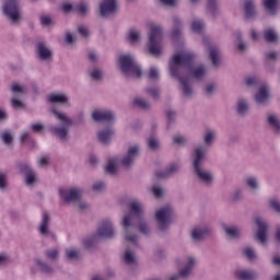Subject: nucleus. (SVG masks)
Here are the masks:
<instances>
[{
	"instance_id": "nucleus-1",
	"label": "nucleus",
	"mask_w": 280,
	"mask_h": 280,
	"mask_svg": "<svg viewBox=\"0 0 280 280\" xmlns=\"http://www.w3.org/2000/svg\"><path fill=\"white\" fill-rule=\"evenodd\" d=\"M196 55L189 51H180L173 56L170 61V73L172 78H177L179 84H182V93L186 97H191L194 95V89L189 84V74L194 75L196 80H202L205 78V66H199L197 68L194 63ZM188 71L189 74H185Z\"/></svg>"
},
{
	"instance_id": "nucleus-2",
	"label": "nucleus",
	"mask_w": 280,
	"mask_h": 280,
	"mask_svg": "<svg viewBox=\"0 0 280 280\" xmlns=\"http://www.w3.org/2000/svg\"><path fill=\"white\" fill-rule=\"evenodd\" d=\"M192 160V172L197 176L199 183L205 187L213 185V172L205 168V161L207 160V147L200 144L195 148L190 154Z\"/></svg>"
},
{
	"instance_id": "nucleus-3",
	"label": "nucleus",
	"mask_w": 280,
	"mask_h": 280,
	"mask_svg": "<svg viewBox=\"0 0 280 280\" xmlns=\"http://www.w3.org/2000/svg\"><path fill=\"white\" fill-rule=\"evenodd\" d=\"M129 208H130V212L125 214L121 222L122 229L125 232V238L127 240V242H131L133 246H139V241H138L139 236L130 233L132 229H135V223H132L135 215H137L139 220L143 218V203L135 200L130 202Z\"/></svg>"
},
{
	"instance_id": "nucleus-4",
	"label": "nucleus",
	"mask_w": 280,
	"mask_h": 280,
	"mask_svg": "<svg viewBox=\"0 0 280 280\" xmlns=\"http://www.w3.org/2000/svg\"><path fill=\"white\" fill-rule=\"evenodd\" d=\"M2 14L12 25H19L23 21V11L19 0H4L2 4Z\"/></svg>"
},
{
	"instance_id": "nucleus-5",
	"label": "nucleus",
	"mask_w": 280,
	"mask_h": 280,
	"mask_svg": "<svg viewBox=\"0 0 280 280\" xmlns=\"http://www.w3.org/2000/svg\"><path fill=\"white\" fill-rule=\"evenodd\" d=\"M175 213L172 206H164L155 211V222L161 233H167L172 222H174Z\"/></svg>"
},
{
	"instance_id": "nucleus-6",
	"label": "nucleus",
	"mask_w": 280,
	"mask_h": 280,
	"mask_svg": "<svg viewBox=\"0 0 280 280\" xmlns=\"http://www.w3.org/2000/svg\"><path fill=\"white\" fill-rule=\"evenodd\" d=\"M50 113L55 115L56 119L61 121L60 126L49 127V131L55 135L60 141L65 142L67 136L69 135V128L71 127V118L65 116V114L58 112L57 109H51Z\"/></svg>"
},
{
	"instance_id": "nucleus-7",
	"label": "nucleus",
	"mask_w": 280,
	"mask_h": 280,
	"mask_svg": "<svg viewBox=\"0 0 280 280\" xmlns=\"http://www.w3.org/2000/svg\"><path fill=\"white\" fill-rule=\"evenodd\" d=\"M163 28L161 26L151 25V31L149 34L148 49L149 54L155 58L161 56L163 51Z\"/></svg>"
},
{
	"instance_id": "nucleus-8",
	"label": "nucleus",
	"mask_w": 280,
	"mask_h": 280,
	"mask_svg": "<svg viewBox=\"0 0 280 280\" xmlns=\"http://www.w3.org/2000/svg\"><path fill=\"white\" fill-rule=\"evenodd\" d=\"M120 70L125 75H132L133 78H141V66L135 59V56L125 54L119 56Z\"/></svg>"
},
{
	"instance_id": "nucleus-9",
	"label": "nucleus",
	"mask_w": 280,
	"mask_h": 280,
	"mask_svg": "<svg viewBox=\"0 0 280 280\" xmlns=\"http://www.w3.org/2000/svg\"><path fill=\"white\" fill-rule=\"evenodd\" d=\"M141 149L138 144L131 145L128 148L127 153L119 161V164L125 167V170H130L135 165V161L139 156Z\"/></svg>"
},
{
	"instance_id": "nucleus-10",
	"label": "nucleus",
	"mask_w": 280,
	"mask_h": 280,
	"mask_svg": "<svg viewBox=\"0 0 280 280\" xmlns=\"http://www.w3.org/2000/svg\"><path fill=\"white\" fill-rule=\"evenodd\" d=\"M94 233H96L101 240H113V237H115V228L113 226V222L109 220H103Z\"/></svg>"
},
{
	"instance_id": "nucleus-11",
	"label": "nucleus",
	"mask_w": 280,
	"mask_h": 280,
	"mask_svg": "<svg viewBox=\"0 0 280 280\" xmlns=\"http://www.w3.org/2000/svg\"><path fill=\"white\" fill-rule=\"evenodd\" d=\"M51 222V218H49V213L47 211L43 212V219L38 226V232L43 237H48L51 242H57L58 237L56 233L49 230V223Z\"/></svg>"
},
{
	"instance_id": "nucleus-12",
	"label": "nucleus",
	"mask_w": 280,
	"mask_h": 280,
	"mask_svg": "<svg viewBox=\"0 0 280 280\" xmlns=\"http://www.w3.org/2000/svg\"><path fill=\"white\" fill-rule=\"evenodd\" d=\"M255 222L258 229L256 238L260 244H266L268 242V229H270V225L266 222V219L261 217H256Z\"/></svg>"
},
{
	"instance_id": "nucleus-13",
	"label": "nucleus",
	"mask_w": 280,
	"mask_h": 280,
	"mask_svg": "<svg viewBox=\"0 0 280 280\" xmlns=\"http://www.w3.org/2000/svg\"><path fill=\"white\" fill-rule=\"evenodd\" d=\"M92 119L93 121H96L97 124L102 121H108L109 124H114L115 119L117 117L115 116V112L110 109H95L92 113Z\"/></svg>"
},
{
	"instance_id": "nucleus-14",
	"label": "nucleus",
	"mask_w": 280,
	"mask_h": 280,
	"mask_svg": "<svg viewBox=\"0 0 280 280\" xmlns=\"http://www.w3.org/2000/svg\"><path fill=\"white\" fill-rule=\"evenodd\" d=\"M203 45L209 50V58L212 62V66L218 68L220 67L222 60L220 59V48L218 46H212L209 38L203 37Z\"/></svg>"
},
{
	"instance_id": "nucleus-15",
	"label": "nucleus",
	"mask_w": 280,
	"mask_h": 280,
	"mask_svg": "<svg viewBox=\"0 0 280 280\" xmlns=\"http://www.w3.org/2000/svg\"><path fill=\"white\" fill-rule=\"evenodd\" d=\"M254 100L258 106H268L270 104V86L261 85L254 95Z\"/></svg>"
},
{
	"instance_id": "nucleus-16",
	"label": "nucleus",
	"mask_w": 280,
	"mask_h": 280,
	"mask_svg": "<svg viewBox=\"0 0 280 280\" xmlns=\"http://www.w3.org/2000/svg\"><path fill=\"white\" fill-rule=\"evenodd\" d=\"M212 233L213 230L209 226H196L192 229L190 237L192 242H205Z\"/></svg>"
},
{
	"instance_id": "nucleus-17",
	"label": "nucleus",
	"mask_w": 280,
	"mask_h": 280,
	"mask_svg": "<svg viewBox=\"0 0 280 280\" xmlns=\"http://www.w3.org/2000/svg\"><path fill=\"white\" fill-rule=\"evenodd\" d=\"M115 137V128L106 127L97 132V140L102 145H110Z\"/></svg>"
},
{
	"instance_id": "nucleus-18",
	"label": "nucleus",
	"mask_w": 280,
	"mask_h": 280,
	"mask_svg": "<svg viewBox=\"0 0 280 280\" xmlns=\"http://www.w3.org/2000/svg\"><path fill=\"white\" fill-rule=\"evenodd\" d=\"M35 54H36V58L43 61L51 60V58H54V52H51V50H49L47 45H45V43L43 42H38L35 45Z\"/></svg>"
},
{
	"instance_id": "nucleus-19",
	"label": "nucleus",
	"mask_w": 280,
	"mask_h": 280,
	"mask_svg": "<svg viewBox=\"0 0 280 280\" xmlns=\"http://www.w3.org/2000/svg\"><path fill=\"white\" fill-rule=\"evenodd\" d=\"M117 12V0H103L100 4L101 16H108Z\"/></svg>"
},
{
	"instance_id": "nucleus-20",
	"label": "nucleus",
	"mask_w": 280,
	"mask_h": 280,
	"mask_svg": "<svg viewBox=\"0 0 280 280\" xmlns=\"http://www.w3.org/2000/svg\"><path fill=\"white\" fill-rule=\"evenodd\" d=\"M234 277L237 280H258L259 273L253 269H237Z\"/></svg>"
},
{
	"instance_id": "nucleus-21",
	"label": "nucleus",
	"mask_w": 280,
	"mask_h": 280,
	"mask_svg": "<svg viewBox=\"0 0 280 280\" xmlns=\"http://www.w3.org/2000/svg\"><path fill=\"white\" fill-rule=\"evenodd\" d=\"M244 16L248 21L257 19V3L255 0H245L244 1Z\"/></svg>"
},
{
	"instance_id": "nucleus-22",
	"label": "nucleus",
	"mask_w": 280,
	"mask_h": 280,
	"mask_svg": "<svg viewBox=\"0 0 280 280\" xmlns=\"http://www.w3.org/2000/svg\"><path fill=\"white\" fill-rule=\"evenodd\" d=\"M206 14L211 16V19L220 16V0H206Z\"/></svg>"
},
{
	"instance_id": "nucleus-23",
	"label": "nucleus",
	"mask_w": 280,
	"mask_h": 280,
	"mask_svg": "<svg viewBox=\"0 0 280 280\" xmlns=\"http://www.w3.org/2000/svg\"><path fill=\"white\" fill-rule=\"evenodd\" d=\"M34 262H35V268H37V270L42 272V275H47L48 277H51V275L56 272L54 267L49 265V262L43 260V258L37 257L34 259Z\"/></svg>"
},
{
	"instance_id": "nucleus-24",
	"label": "nucleus",
	"mask_w": 280,
	"mask_h": 280,
	"mask_svg": "<svg viewBox=\"0 0 280 280\" xmlns=\"http://www.w3.org/2000/svg\"><path fill=\"white\" fill-rule=\"evenodd\" d=\"M250 110V105L248 104V100L245 97L237 98L235 113L238 117H246Z\"/></svg>"
},
{
	"instance_id": "nucleus-25",
	"label": "nucleus",
	"mask_w": 280,
	"mask_h": 280,
	"mask_svg": "<svg viewBox=\"0 0 280 280\" xmlns=\"http://www.w3.org/2000/svg\"><path fill=\"white\" fill-rule=\"evenodd\" d=\"M102 238L94 232L90 236L83 238L82 244L86 250L93 252L97 248V244H100Z\"/></svg>"
},
{
	"instance_id": "nucleus-26",
	"label": "nucleus",
	"mask_w": 280,
	"mask_h": 280,
	"mask_svg": "<svg viewBox=\"0 0 280 280\" xmlns=\"http://www.w3.org/2000/svg\"><path fill=\"white\" fill-rule=\"evenodd\" d=\"M194 268H196V258L194 256H188L185 262V266L182 271V277H186L189 279L194 275Z\"/></svg>"
},
{
	"instance_id": "nucleus-27",
	"label": "nucleus",
	"mask_w": 280,
	"mask_h": 280,
	"mask_svg": "<svg viewBox=\"0 0 280 280\" xmlns=\"http://www.w3.org/2000/svg\"><path fill=\"white\" fill-rule=\"evenodd\" d=\"M261 5L270 16H277V11L279 10V0H262Z\"/></svg>"
},
{
	"instance_id": "nucleus-28",
	"label": "nucleus",
	"mask_w": 280,
	"mask_h": 280,
	"mask_svg": "<svg viewBox=\"0 0 280 280\" xmlns=\"http://www.w3.org/2000/svg\"><path fill=\"white\" fill-rule=\"evenodd\" d=\"M90 10L89 2L81 1L78 4H71V11L78 12L81 16H88Z\"/></svg>"
},
{
	"instance_id": "nucleus-29",
	"label": "nucleus",
	"mask_w": 280,
	"mask_h": 280,
	"mask_svg": "<svg viewBox=\"0 0 280 280\" xmlns=\"http://www.w3.org/2000/svg\"><path fill=\"white\" fill-rule=\"evenodd\" d=\"M222 230L228 235V237H232V240H240L242 237V233L237 226H229L225 223L222 224Z\"/></svg>"
},
{
	"instance_id": "nucleus-30",
	"label": "nucleus",
	"mask_w": 280,
	"mask_h": 280,
	"mask_svg": "<svg viewBox=\"0 0 280 280\" xmlns=\"http://www.w3.org/2000/svg\"><path fill=\"white\" fill-rule=\"evenodd\" d=\"M119 163V158H112L107 161V165L105 167L106 174L110 176H115L117 174V164Z\"/></svg>"
},
{
	"instance_id": "nucleus-31",
	"label": "nucleus",
	"mask_w": 280,
	"mask_h": 280,
	"mask_svg": "<svg viewBox=\"0 0 280 280\" xmlns=\"http://www.w3.org/2000/svg\"><path fill=\"white\" fill-rule=\"evenodd\" d=\"M245 185L252 191H258L259 189V178L255 175H249L245 178Z\"/></svg>"
},
{
	"instance_id": "nucleus-32",
	"label": "nucleus",
	"mask_w": 280,
	"mask_h": 280,
	"mask_svg": "<svg viewBox=\"0 0 280 280\" xmlns=\"http://www.w3.org/2000/svg\"><path fill=\"white\" fill-rule=\"evenodd\" d=\"M44 255L48 261H58L60 259V250L57 247L46 249Z\"/></svg>"
},
{
	"instance_id": "nucleus-33",
	"label": "nucleus",
	"mask_w": 280,
	"mask_h": 280,
	"mask_svg": "<svg viewBox=\"0 0 280 280\" xmlns=\"http://www.w3.org/2000/svg\"><path fill=\"white\" fill-rule=\"evenodd\" d=\"M269 126L273 128L275 135H280V119L279 116L271 114L267 117Z\"/></svg>"
},
{
	"instance_id": "nucleus-34",
	"label": "nucleus",
	"mask_w": 280,
	"mask_h": 280,
	"mask_svg": "<svg viewBox=\"0 0 280 280\" xmlns=\"http://www.w3.org/2000/svg\"><path fill=\"white\" fill-rule=\"evenodd\" d=\"M84 196V190L78 186H73L71 188V202L72 205H75L77 202H80L82 197Z\"/></svg>"
},
{
	"instance_id": "nucleus-35",
	"label": "nucleus",
	"mask_w": 280,
	"mask_h": 280,
	"mask_svg": "<svg viewBox=\"0 0 280 280\" xmlns=\"http://www.w3.org/2000/svg\"><path fill=\"white\" fill-rule=\"evenodd\" d=\"M48 102L50 104H67L69 98L65 94H49Z\"/></svg>"
},
{
	"instance_id": "nucleus-36",
	"label": "nucleus",
	"mask_w": 280,
	"mask_h": 280,
	"mask_svg": "<svg viewBox=\"0 0 280 280\" xmlns=\"http://www.w3.org/2000/svg\"><path fill=\"white\" fill-rule=\"evenodd\" d=\"M277 51H270L265 54V67L268 71H272V63L277 62Z\"/></svg>"
},
{
	"instance_id": "nucleus-37",
	"label": "nucleus",
	"mask_w": 280,
	"mask_h": 280,
	"mask_svg": "<svg viewBox=\"0 0 280 280\" xmlns=\"http://www.w3.org/2000/svg\"><path fill=\"white\" fill-rule=\"evenodd\" d=\"M59 196L63 205H71V188H59Z\"/></svg>"
},
{
	"instance_id": "nucleus-38",
	"label": "nucleus",
	"mask_w": 280,
	"mask_h": 280,
	"mask_svg": "<svg viewBox=\"0 0 280 280\" xmlns=\"http://www.w3.org/2000/svg\"><path fill=\"white\" fill-rule=\"evenodd\" d=\"M215 142V131L213 130H209L205 133V137H203V143L205 144H201L203 145V148H211V145H213V143Z\"/></svg>"
},
{
	"instance_id": "nucleus-39",
	"label": "nucleus",
	"mask_w": 280,
	"mask_h": 280,
	"mask_svg": "<svg viewBox=\"0 0 280 280\" xmlns=\"http://www.w3.org/2000/svg\"><path fill=\"white\" fill-rule=\"evenodd\" d=\"M124 262L127 266H135V264H137V257H135V252L129 249V247H127L125 250Z\"/></svg>"
},
{
	"instance_id": "nucleus-40",
	"label": "nucleus",
	"mask_w": 280,
	"mask_h": 280,
	"mask_svg": "<svg viewBox=\"0 0 280 280\" xmlns=\"http://www.w3.org/2000/svg\"><path fill=\"white\" fill-rule=\"evenodd\" d=\"M244 189L242 188H235L231 194V202L237 203V202H244Z\"/></svg>"
},
{
	"instance_id": "nucleus-41",
	"label": "nucleus",
	"mask_w": 280,
	"mask_h": 280,
	"mask_svg": "<svg viewBox=\"0 0 280 280\" xmlns=\"http://www.w3.org/2000/svg\"><path fill=\"white\" fill-rule=\"evenodd\" d=\"M264 38L266 43H277V40H279V35H277V32H275L273 28H269L264 32Z\"/></svg>"
},
{
	"instance_id": "nucleus-42",
	"label": "nucleus",
	"mask_w": 280,
	"mask_h": 280,
	"mask_svg": "<svg viewBox=\"0 0 280 280\" xmlns=\"http://www.w3.org/2000/svg\"><path fill=\"white\" fill-rule=\"evenodd\" d=\"M236 49L241 51V54H244L248 49V44L244 42V37L242 36V33H236Z\"/></svg>"
},
{
	"instance_id": "nucleus-43",
	"label": "nucleus",
	"mask_w": 280,
	"mask_h": 280,
	"mask_svg": "<svg viewBox=\"0 0 280 280\" xmlns=\"http://www.w3.org/2000/svg\"><path fill=\"white\" fill-rule=\"evenodd\" d=\"M73 209H77L79 213H86L89 209H91V205L89 202L84 201V199H81V201H78L77 203H72Z\"/></svg>"
},
{
	"instance_id": "nucleus-44",
	"label": "nucleus",
	"mask_w": 280,
	"mask_h": 280,
	"mask_svg": "<svg viewBox=\"0 0 280 280\" xmlns=\"http://www.w3.org/2000/svg\"><path fill=\"white\" fill-rule=\"evenodd\" d=\"M138 229L142 235H145L147 237L150 236V225L148 224V221H143V218L139 219Z\"/></svg>"
},
{
	"instance_id": "nucleus-45",
	"label": "nucleus",
	"mask_w": 280,
	"mask_h": 280,
	"mask_svg": "<svg viewBox=\"0 0 280 280\" xmlns=\"http://www.w3.org/2000/svg\"><path fill=\"white\" fill-rule=\"evenodd\" d=\"M191 30L192 32H196V34H202V31L205 30V20H194Z\"/></svg>"
},
{
	"instance_id": "nucleus-46",
	"label": "nucleus",
	"mask_w": 280,
	"mask_h": 280,
	"mask_svg": "<svg viewBox=\"0 0 280 280\" xmlns=\"http://www.w3.org/2000/svg\"><path fill=\"white\" fill-rule=\"evenodd\" d=\"M268 207L273 213H277V215H280V200L278 198H272L268 202Z\"/></svg>"
},
{
	"instance_id": "nucleus-47",
	"label": "nucleus",
	"mask_w": 280,
	"mask_h": 280,
	"mask_svg": "<svg viewBox=\"0 0 280 280\" xmlns=\"http://www.w3.org/2000/svg\"><path fill=\"white\" fill-rule=\"evenodd\" d=\"M90 78L95 82H102L104 78V71L100 68H95L92 72H90Z\"/></svg>"
},
{
	"instance_id": "nucleus-48",
	"label": "nucleus",
	"mask_w": 280,
	"mask_h": 280,
	"mask_svg": "<svg viewBox=\"0 0 280 280\" xmlns=\"http://www.w3.org/2000/svg\"><path fill=\"white\" fill-rule=\"evenodd\" d=\"M18 170H19L20 174H24V176L34 172V170H32V166H30V164H27L25 162L18 163Z\"/></svg>"
},
{
	"instance_id": "nucleus-49",
	"label": "nucleus",
	"mask_w": 280,
	"mask_h": 280,
	"mask_svg": "<svg viewBox=\"0 0 280 280\" xmlns=\"http://www.w3.org/2000/svg\"><path fill=\"white\" fill-rule=\"evenodd\" d=\"M148 147L155 151L159 150V148H161V142L156 139V137L151 136L148 140H147Z\"/></svg>"
},
{
	"instance_id": "nucleus-50",
	"label": "nucleus",
	"mask_w": 280,
	"mask_h": 280,
	"mask_svg": "<svg viewBox=\"0 0 280 280\" xmlns=\"http://www.w3.org/2000/svg\"><path fill=\"white\" fill-rule=\"evenodd\" d=\"M78 33L80 34L81 38H85V40H89L91 37V31H89V27L85 25H79Z\"/></svg>"
},
{
	"instance_id": "nucleus-51",
	"label": "nucleus",
	"mask_w": 280,
	"mask_h": 280,
	"mask_svg": "<svg viewBox=\"0 0 280 280\" xmlns=\"http://www.w3.org/2000/svg\"><path fill=\"white\" fill-rule=\"evenodd\" d=\"M82 252L78 248L71 249V262L74 264V261H82Z\"/></svg>"
},
{
	"instance_id": "nucleus-52",
	"label": "nucleus",
	"mask_w": 280,
	"mask_h": 280,
	"mask_svg": "<svg viewBox=\"0 0 280 280\" xmlns=\"http://www.w3.org/2000/svg\"><path fill=\"white\" fill-rule=\"evenodd\" d=\"M133 104L139 108H142V110L150 109V104L143 98H135Z\"/></svg>"
},
{
	"instance_id": "nucleus-53",
	"label": "nucleus",
	"mask_w": 280,
	"mask_h": 280,
	"mask_svg": "<svg viewBox=\"0 0 280 280\" xmlns=\"http://www.w3.org/2000/svg\"><path fill=\"white\" fill-rule=\"evenodd\" d=\"M180 172V165L179 164H171L166 168V174L168 175V178L174 176V174H178Z\"/></svg>"
},
{
	"instance_id": "nucleus-54",
	"label": "nucleus",
	"mask_w": 280,
	"mask_h": 280,
	"mask_svg": "<svg viewBox=\"0 0 280 280\" xmlns=\"http://www.w3.org/2000/svg\"><path fill=\"white\" fill-rule=\"evenodd\" d=\"M0 137L7 145H10V143L14 141V137H12V133L8 131H2Z\"/></svg>"
},
{
	"instance_id": "nucleus-55",
	"label": "nucleus",
	"mask_w": 280,
	"mask_h": 280,
	"mask_svg": "<svg viewBox=\"0 0 280 280\" xmlns=\"http://www.w3.org/2000/svg\"><path fill=\"white\" fill-rule=\"evenodd\" d=\"M145 92L153 97V100H159L161 97V90L159 88H147Z\"/></svg>"
},
{
	"instance_id": "nucleus-56",
	"label": "nucleus",
	"mask_w": 280,
	"mask_h": 280,
	"mask_svg": "<svg viewBox=\"0 0 280 280\" xmlns=\"http://www.w3.org/2000/svg\"><path fill=\"white\" fill-rule=\"evenodd\" d=\"M8 189V174L0 173V191Z\"/></svg>"
},
{
	"instance_id": "nucleus-57",
	"label": "nucleus",
	"mask_w": 280,
	"mask_h": 280,
	"mask_svg": "<svg viewBox=\"0 0 280 280\" xmlns=\"http://www.w3.org/2000/svg\"><path fill=\"white\" fill-rule=\"evenodd\" d=\"M245 84H246V86H259V84H261V82L259 81V78H257V77H248L245 80Z\"/></svg>"
},
{
	"instance_id": "nucleus-58",
	"label": "nucleus",
	"mask_w": 280,
	"mask_h": 280,
	"mask_svg": "<svg viewBox=\"0 0 280 280\" xmlns=\"http://www.w3.org/2000/svg\"><path fill=\"white\" fill-rule=\"evenodd\" d=\"M166 118L168 126H172V124H175L176 121V112L174 109H168L166 112Z\"/></svg>"
},
{
	"instance_id": "nucleus-59",
	"label": "nucleus",
	"mask_w": 280,
	"mask_h": 280,
	"mask_svg": "<svg viewBox=\"0 0 280 280\" xmlns=\"http://www.w3.org/2000/svg\"><path fill=\"white\" fill-rule=\"evenodd\" d=\"M25 176V184L26 185H34L36 183V173L34 171H31V173H27Z\"/></svg>"
},
{
	"instance_id": "nucleus-60",
	"label": "nucleus",
	"mask_w": 280,
	"mask_h": 280,
	"mask_svg": "<svg viewBox=\"0 0 280 280\" xmlns=\"http://www.w3.org/2000/svg\"><path fill=\"white\" fill-rule=\"evenodd\" d=\"M243 253L247 257V259H249V261H253L254 259H257V254H255V250H253V248H250V247H246L243 250Z\"/></svg>"
},
{
	"instance_id": "nucleus-61",
	"label": "nucleus",
	"mask_w": 280,
	"mask_h": 280,
	"mask_svg": "<svg viewBox=\"0 0 280 280\" xmlns=\"http://www.w3.org/2000/svg\"><path fill=\"white\" fill-rule=\"evenodd\" d=\"M129 40L131 43H139V39L141 38V35L139 32L135 31V30H131L129 32V36H128Z\"/></svg>"
},
{
	"instance_id": "nucleus-62",
	"label": "nucleus",
	"mask_w": 280,
	"mask_h": 280,
	"mask_svg": "<svg viewBox=\"0 0 280 280\" xmlns=\"http://www.w3.org/2000/svg\"><path fill=\"white\" fill-rule=\"evenodd\" d=\"M203 93L207 97H211L215 93V84L211 83L203 89Z\"/></svg>"
},
{
	"instance_id": "nucleus-63",
	"label": "nucleus",
	"mask_w": 280,
	"mask_h": 280,
	"mask_svg": "<svg viewBox=\"0 0 280 280\" xmlns=\"http://www.w3.org/2000/svg\"><path fill=\"white\" fill-rule=\"evenodd\" d=\"M172 21H173V28L183 30V20H180V16L174 15Z\"/></svg>"
},
{
	"instance_id": "nucleus-64",
	"label": "nucleus",
	"mask_w": 280,
	"mask_h": 280,
	"mask_svg": "<svg viewBox=\"0 0 280 280\" xmlns=\"http://www.w3.org/2000/svg\"><path fill=\"white\" fill-rule=\"evenodd\" d=\"M187 276H182V271L172 275L171 277L167 278V280H188Z\"/></svg>"
}]
</instances>
